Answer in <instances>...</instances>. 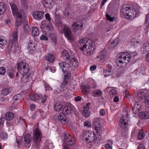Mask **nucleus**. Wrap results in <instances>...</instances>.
I'll use <instances>...</instances> for the list:
<instances>
[{"instance_id":"1","label":"nucleus","mask_w":149,"mask_h":149,"mask_svg":"<svg viewBox=\"0 0 149 149\" xmlns=\"http://www.w3.org/2000/svg\"><path fill=\"white\" fill-rule=\"evenodd\" d=\"M78 45L83 53L86 55L90 56L93 55L95 49L94 43L90 39L84 38L79 40Z\"/></svg>"},{"instance_id":"2","label":"nucleus","mask_w":149,"mask_h":149,"mask_svg":"<svg viewBox=\"0 0 149 149\" xmlns=\"http://www.w3.org/2000/svg\"><path fill=\"white\" fill-rule=\"evenodd\" d=\"M140 7L137 5L131 6L125 4L123 6L120 12L121 16L123 18L130 20L135 18L138 12Z\"/></svg>"},{"instance_id":"3","label":"nucleus","mask_w":149,"mask_h":149,"mask_svg":"<svg viewBox=\"0 0 149 149\" xmlns=\"http://www.w3.org/2000/svg\"><path fill=\"white\" fill-rule=\"evenodd\" d=\"M13 14L14 17H16L17 19L16 21V25L18 26L22 23V20L24 19L26 22V17L25 15L24 10H21L19 11L16 5L15 4H10Z\"/></svg>"},{"instance_id":"4","label":"nucleus","mask_w":149,"mask_h":149,"mask_svg":"<svg viewBox=\"0 0 149 149\" xmlns=\"http://www.w3.org/2000/svg\"><path fill=\"white\" fill-rule=\"evenodd\" d=\"M13 14L14 17H16L17 19L16 21V25L18 26L22 23V20L24 19L26 22V17L25 15L24 10H21L19 11L16 5L15 4H10Z\"/></svg>"},{"instance_id":"5","label":"nucleus","mask_w":149,"mask_h":149,"mask_svg":"<svg viewBox=\"0 0 149 149\" xmlns=\"http://www.w3.org/2000/svg\"><path fill=\"white\" fill-rule=\"evenodd\" d=\"M118 59L116 60V65L118 67L122 68L125 66L130 61V55L127 52H122L118 54Z\"/></svg>"},{"instance_id":"6","label":"nucleus","mask_w":149,"mask_h":149,"mask_svg":"<svg viewBox=\"0 0 149 149\" xmlns=\"http://www.w3.org/2000/svg\"><path fill=\"white\" fill-rule=\"evenodd\" d=\"M98 136L96 134L91 131H89L84 132L83 136L84 137H85V140L87 142L92 143H98L101 139L100 134H97Z\"/></svg>"},{"instance_id":"7","label":"nucleus","mask_w":149,"mask_h":149,"mask_svg":"<svg viewBox=\"0 0 149 149\" xmlns=\"http://www.w3.org/2000/svg\"><path fill=\"white\" fill-rule=\"evenodd\" d=\"M67 62H62L59 63L60 68L63 72L67 71L70 68H76L77 67L78 63V61L74 58H72L71 60Z\"/></svg>"},{"instance_id":"8","label":"nucleus","mask_w":149,"mask_h":149,"mask_svg":"<svg viewBox=\"0 0 149 149\" xmlns=\"http://www.w3.org/2000/svg\"><path fill=\"white\" fill-rule=\"evenodd\" d=\"M138 96L140 98L141 101L145 103V106L147 107H149V90H141L138 93Z\"/></svg>"},{"instance_id":"9","label":"nucleus","mask_w":149,"mask_h":149,"mask_svg":"<svg viewBox=\"0 0 149 149\" xmlns=\"http://www.w3.org/2000/svg\"><path fill=\"white\" fill-rule=\"evenodd\" d=\"M58 29L61 33H63L65 36L67 38V39L72 41L73 40V37L72 35V32L68 26L66 25H63L62 23H61Z\"/></svg>"},{"instance_id":"10","label":"nucleus","mask_w":149,"mask_h":149,"mask_svg":"<svg viewBox=\"0 0 149 149\" xmlns=\"http://www.w3.org/2000/svg\"><path fill=\"white\" fill-rule=\"evenodd\" d=\"M17 69L22 75H26L29 72V66L27 63L21 62L18 63Z\"/></svg>"},{"instance_id":"11","label":"nucleus","mask_w":149,"mask_h":149,"mask_svg":"<svg viewBox=\"0 0 149 149\" xmlns=\"http://www.w3.org/2000/svg\"><path fill=\"white\" fill-rule=\"evenodd\" d=\"M42 138V132L39 129L38 127L36 128L34 131L33 133V139L34 142L37 146L40 144Z\"/></svg>"},{"instance_id":"12","label":"nucleus","mask_w":149,"mask_h":149,"mask_svg":"<svg viewBox=\"0 0 149 149\" xmlns=\"http://www.w3.org/2000/svg\"><path fill=\"white\" fill-rule=\"evenodd\" d=\"M41 28L43 32L47 36H49L52 33L53 27L52 25L49 26H44L43 22L41 25Z\"/></svg>"},{"instance_id":"13","label":"nucleus","mask_w":149,"mask_h":149,"mask_svg":"<svg viewBox=\"0 0 149 149\" xmlns=\"http://www.w3.org/2000/svg\"><path fill=\"white\" fill-rule=\"evenodd\" d=\"M71 76V74L70 72H68L66 73L64 76V83L62 84L60 86V87L61 88V91H63L65 90L67 87L65 84H67L69 81L70 78Z\"/></svg>"},{"instance_id":"14","label":"nucleus","mask_w":149,"mask_h":149,"mask_svg":"<svg viewBox=\"0 0 149 149\" xmlns=\"http://www.w3.org/2000/svg\"><path fill=\"white\" fill-rule=\"evenodd\" d=\"M5 117L7 120V123L9 126L13 125L12 121L13 120L14 115L12 112H7L5 115Z\"/></svg>"},{"instance_id":"15","label":"nucleus","mask_w":149,"mask_h":149,"mask_svg":"<svg viewBox=\"0 0 149 149\" xmlns=\"http://www.w3.org/2000/svg\"><path fill=\"white\" fill-rule=\"evenodd\" d=\"M58 118L59 122L62 124H66L69 122L68 118L66 117L65 114L63 113H60Z\"/></svg>"},{"instance_id":"16","label":"nucleus","mask_w":149,"mask_h":149,"mask_svg":"<svg viewBox=\"0 0 149 149\" xmlns=\"http://www.w3.org/2000/svg\"><path fill=\"white\" fill-rule=\"evenodd\" d=\"M62 139L67 145L70 146L74 144V142L72 139L71 136L69 134H66L64 136V137H62Z\"/></svg>"},{"instance_id":"17","label":"nucleus","mask_w":149,"mask_h":149,"mask_svg":"<svg viewBox=\"0 0 149 149\" xmlns=\"http://www.w3.org/2000/svg\"><path fill=\"white\" fill-rule=\"evenodd\" d=\"M128 117L127 116H123L121 117L119 121V124L120 127L123 129H125L127 127L128 125Z\"/></svg>"},{"instance_id":"18","label":"nucleus","mask_w":149,"mask_h":149,"mask_svg":"<svg viewBox=\"0 0 149 149\" xmlns=\"http://www.w3.org/2000/svg\"><path fill=\"white\" fill-rule=\"evenodd\" d=\"M44 14V13L42 11H35L33 12L32 15L34 18L38 20H40L42 18Z\"/></svg>"},{"instance_id":"19","label":"nucleus","mask_w":149,"mask_h":149,"mask_svg":"<svg viewBox=\"0 0 149 149\" xmlns=\"http://www.w3.org/2000/svg\"><path fill=\"white\" fill-rule=\"evenodd\" d=\"M22 23H21L19 26H19L20 25H21L22 24H23L24 25L25 24V25L24 27V30L25 33H29L31 31V28L27 24L28 22H27V19L26 18V22H25L24 19H22Z\"/></svg>"},{"instance_id":"20","label":"nucleus","mask_w":149,"mask_h":149,"mask_svg":"<svg viewBox=\"0 0 149 149\" xmlns=\"http://www.w3.org/2000/svg\"><path fill=\"white\" fill-rule=\"evenodd\" d=\"M73 107L72 106H64L62 107V111L63 113L66 114H70L73 109Z\"/></svg>"},{"instance_id":"21","label":"nucleus","mask_w":149,"mask_h":149,"mask_svg":"<svg viewBox=\"0 0 149 149\" xmlns=\"http://www.w3.org/2000/svg\"><path fill=\"white\" fill-rule=\"evenodd\" d=\"M9 41L12 45H14L17 42V32L15 31L13 32L10 38Z\"/></svg>"},{"instance_id":"22","label":"nucleus","mask_w":149,"mask_h":149,"mask_svg":"<svg viewBox=\"0 0 149 149\" xmlns=\"http://www.w3.org/2000/svg\"><path fill=\"white\" fill-rule=\"evenodd\" d=\"M40 94L36 93H31L29 95L30 99L34 101L39 100L40 99Z\"/></svg>"},{"instance_id":"23","label":"nucleus","mask_w":149,"mask_h":149,"mask_svg":"<svg viewBox=\"0 0 149 149\" xmlns=\"http://www.w3.org/2000/svg\"><path fill=\"white\" fill-rule=\"evenodd\" d=\"M142 109L141 106L139 104V102H134V107L133 108V111L135 113H137L139 111Z\"/></svg>"},{"instance_id":"24","label":"nucleus","mask_w":149,"mask_h":149,"mask_svg":"<svg viewBox=\"0 0 149 149\" xmlns=\"http://www.w3.org/2000/svg\"><path fill=\"white\" fill-rule=\"evenodd\" d=\"M72 26L75 30H81L83 27L82 22L81 21L80 22H74L72 25Z\"/></svg>"},{"instance_id":"25","label":"nucleus","mask_w":149,"mask_h":149,"mask_svg":"<svg viewBox=\"0 0 149 149\" xmlns=\"http://www.w3.org/2000/svg\"><path fill=\"white\" fill-rule=\"evenodd\" d=\"M93 127L97 133V134L96 135L98 136L97 134L98 135H99V134H101L100 132L101 130V127L100 124L99 123H97V122L94 123L93 125ZM100 136L101 137V135H100Z\"/></svg>"},{"instance_id":"26","label":"nucleus","mask_w":149,"mask_h":149,"mask_svg":"<svg viewBox=\"0 0 149 149\" xmlns=\"http://www.w3.org/2000/svg\"><path fill=\"white\" fill-rule=\"evenodd\" d=\"M62 56L63 58L66 61H69L72 58H70V57L68 52L65 50H64L63 51Z\"/></svg>"},{"instance_id":"27","label":"nucleus","mask_w":149,"mask_h":149,"mask_svg":"<svg viewBox=\"0 0 149 149\" xmlns=\"http://www.w3.org/2000/svg\"><path fill=\"white\" fill-rule=\"evenodd\" d=\"M139 116L141 119H147L149 118V112L147 111L140 112Z\"/></svg>"},{"instance_id":"28","label":"nucleus","mask_w":149,"mask_h":149,"mask_svg":"<svg viewBox=\"0 0 149 149\" xmlns=\"http://www.w3.org/2000/svg\"><path fill=\"white\" fill-rule=\"evenodd\" d=\"M118 39H116L113 41L110 40L109 43V48H112L116 47L118 44Z\"/></svg>"},{"instance_id":"29","label":"nucleus","mask_w":149,"mask_h":149,"mask_svg":"<svg viewBox=\"0 0 149 149\" xmlns=\"http://www.w3.org/2000/svg\"><path fill=\"white\" fill-rule=\"evenodd\" d=\"M142 53L145 54L149 51V41L145 43L141 48Z\"/></svg>"},{"instance_id":"30","label":"nucleus","mask_w":149,"mask_h":149,"mask_svg":"<svg viewBox=\"0 0 149 149\" xmlns=\"http://www.w3.org/2000/svg\"><path fill=\"white\" fill-rule=\"evenodd\" d=\"M97 58L101 60L105 61L107 59L108 57L106 52L103 51H101L97 56Z\"/></svg>"},{"instance_id":"31","label":"nucleus","mask_w":149,"mask_h":149,"mask_svg":"<svg viewBox=\"0 0 149 149\" xmlns=\"http://www.w3.org/2000/svg\"><path fill=\"white\" fill-rule=\"evenodd\" d=\"M45 58L49 62L52 63L54 61L55 58L53 55L49 54L45 56Z\"/></svg>"},{"instance_id":"32","label":"nucleus","mask_w":149,"mask_h":149,"mask_svg":"<svg viewBox=\"0 0 149 149\" xmlns=\"http://www.w3.org/2000/svg\"><path fill=\"white\" fill-rule=\"evenodd\" d=\"M54 107V110L58 112L61 109L62 104L60 102H57L55 103Z\"/></svg>"},{"instance_id":"33","label":"nucleus","mask_w":149,"mask_h":149,"mask_svg":"<svg viewBox=\"0 0 149 149\" xmlns=\"http://www.w3.org/2000/svg\"><path fill=\"white\" fill-rule=\"evenodd\" d=\"M15 71L13 68H11L8 70L7 73L9 77L10 78H13L15 76Z\"/></svg>"},{"instance_id":"34","label":"nucleus","mask_w":149,"mask_h":149,"mask_svg":"<svg viewBox=\"0 0 149 149\" xmlns=\"http://www.w3.org/2000/svg\"><path fill=\"white\" fill-rule=\"evenodd\" d=\"M91 87L88 85H82L81 90L83 93L86 94L88 93L89 91V90Z\"/></svg>"},{"instance_id":"35","label":"nucleus","mask_w":149,"mask_h":149,"mask_svg":"<svg viewBox=\"0 0 149 149\" xmlns=\"http://www.w3.org/2000/svg\"><path fill=\"white\" fill-rule=\"evenodd\" d=\"M32 35L33 36H37L39 34V31L36 27H33L32 28Z\"/></svg>"},{"instance_id":"36","label":"nucleus","mask_w":149,"mask_h":149,"mask_svg":"<svg viewBox=\"0 0 149 149\" xmlns=\"http://www.w3.org/2000/svg\"><path fill=\"white\" fill-rule=\"evenodd\" d=\"M31 135L30 134H27L24 136V140L26 143H29L31 142Z\"/></svg>"},{"instance_id":"37","label":"nucleus","mask_w":149,"mask_h":149,"mask_svg":"<svg viewBox=\"0 0 149 149\" xmlns=\"http://www.w3.org/2000/svg\"><path fill=\"white\" fill-rule=\"evenodd\" d=\"M82 114L86 118H88L90 116V112L88 108L84 107Z\"/></svg>"},{"instance_id":"38","label":"nucleus","mask_w":149,"mask_h":149,"mask_svg":"<svg viewBox=\"0 0 149 149\" xmlns=\"http://www.w3.org/2000/svg\"><path fill=\"white\" fill-rule=\"evenodd\" d=\"M28 49L29 52L31 54H32L33 52L35 50V46L33 44L32 42H30L28 47Z\"/></svg>"},{"instance_id":"39","label":"nucleus","mask_w":149,"mask_h":149,"mask_svg":"<svg viewBox=\"0 0 149 149\" xmlns=\"http://www.w3.org/2000/svg\"><path fill=\"white\" fill-rule=\"evenodd\" d=\"M43 3L45 7L47 9L50 10L52 7L53 5L52 4V3L49 1H45L43 2Z\"/></svg>"},{"instance_id":"40","label":"nucleus","mask_w":149,"mask_h":149,"mask_svg":"<svg viewBox=\"0 0 149 149\" xmlns=\"http://www.w3.org/2000/svg\"><path fill=\"white\" fill-rule=\"evenodd\" d=\"M22 95L20 94L19 93L14 96L13 97V101L15 102H17L18 103L20 102L22 97Z\"/></svg>"},{"instance_id":"41","label":"nucleus","mask_w":149,"mask_h":149,"mask_svg":"<svg viewBox=\"0 0 149 149\" xmlns=\"http://www.w3.org/2000/svg\"><path fill=\"white\" fill-rule=\"evenodd\" d=\"M10 92L9 88H2L1 91V94L4 96H6L8 95Z\"/></svg>"},{"instance_id":"42","label":"nucleus","mask_w":149,"mask_h":149,"mask_svg":"<svg viewBox=\"0 0 149 149\" xmlns=\"http://www.w3.org/2000/svg\"><path fill=\"white\" fill-rule=\"evenodd\" d=\"M7 43V40L5 38L2 36H0V45L1 46H5Z\"/></svg>"},{"instance_id":"43","label":"nucleus","mask_w":149,"mask_h":149,"mask_svg":"<svg viewBox=\"0 0 149 149\" xmlns=\"http://www.w3.org/2000/svg\"><path fill=\"white\" fill-rule=\"evenodd\" d=\"M112 141L111 140H109L107 143H106L105 146L106 149H112Z\"/></svg>"},{"instance_id":"44","label":"nucleus","mask_w":149,"mask_h":149,"mask_svg":"<svg viewBox=\"0 0 149 149\" xmlns=\"http://www.w3.org/2000/svg\"><path fill=\"white\" fill-rule=\"evenodd\" d=\"M102 94L101 91L99 90H96L93 93V95L95 97L100 96Z\"/></svg>"},{"instance_id":"45","label":"nucleus","mask_w":149,"mask_h":149,"mask_svg":"<svg viewBox=\"0 0 149 149\" xmlns=\"http://www.w3.org/2000/svg\"><path fill=\"white\" fill-rule=\"evenodd\" d=\"M6 7L2 3H0V15L3 14L6 10Z\"/></svg>"},{"instance_id":"46","label":"nucleus","mask_w":149,"mask_h":149,"mask_svg":"<svg viewBox=\"0 0 149 149\" xmlns=\"http://www.w3.org/2000/svg\"><path fill=\"white\" fill-rule=\"evenodd\" d=\"M109 95L111 98L118 95L117 91L115 89H112L109 91Z\"/></svg>"},{"instance_id":"47","label":"nucleus","mask_w":149,"mask_h":149,"mask_svg":"<svg viewBox=\"0 0 149 149\" xmlns=\"http://www.w3.org/2000/svg\"><path fill=\"white\" fill-rule=\"evenodd\" d=\"M145 136V134L143 132V130H141L139 132L138 135V138L139 139H143Z\"/></svg>"},{"instance_id":"48","label":"nucleus","mask_w":149,"mask_h":149,"mask_svg":"<svg viewBox=\"0 0 149 149\" xmlns=\"http://www.w3.org/2000/svg\"><path fill=\"white\" fill-rule=\"evenodd\" d=\"M41 97H40V99L41 102L42 103H44L46 101L47 99V96L45 95H42L40 94Z\"/></svg>"},{"instance_id":"49","label":"nucleus","mask_w":149,"mask_h":149,"mask_svg":"<svg viewBox=\"0 0 149 149\" xmlns=\"http://www.w3.org/2000/svg\"><path fill=\"white\" fill-rule=\"evenodd\" d=\"M0 137L3 139H6L7 138L8 136L6 132H2L0 134Z\"/></svg>"},{"instance_id":"50","label":"nucleus","mask_w":149,"mask_h":149,"mask_svg":"<svg viewBox=\"0 0 149 149\" xmlns=\"http://www.w3.org/2000/svg\"><path fill=\"white\" fill-rule=\"evenodd\" d=\"M84 125L87 127H91V124L88 121H86L84 123Z\"/></svg>"},{"instance_id":"51","label":"nucleus","mask_w":149,"mask_h":149,"mask_svg":"<svg viewBox=\"0 0 149 149\" xmlns=\"http://www.w3.org/2000/svg\"><path fill=\"white\" fill-rule=\"evenodd\" d=\"M44 85L46 91H49L52 90V88L47 83H45Z\"/></svg>"},{"instance_id":"52","label":"nucleus","mask_w":149,"mask_h":149,"mask_svg":"<svg viewBox=\"0 0 149 149\" xmlns=\"http://www.w3.org/2000/svg\"><path fill=\"white\" fill-rule=\"evenodd\" d=\"M6 69L3 67H0V74L3 75L5 73Z\"/></svg>"},{"instance_id":"53","label":"nucleus","mask_w":149,"mask_h":149,"mask_svg":"<svg viewBox=\"0 0 149 149\" xmlns=\"http://www.w3.org/2000/svg\"><path fill=\"white\" fill-rule=\"evenodd\" d=\"M5 120V118L3 117L0 118V129L3 127V123Z\"/></svg>"},{"instance_id":"54","label":"nucleus","mask_w":149,"mask_h":149,"mask_svg":"<svg viewBox=\"0 0 149 149\" xmlns=\"http://www.w3.org/2000/svg\"><path fill=\"white\" fill-rule=\"evenodd\" d=\"M145 24L147 25V27L149 25V14L146 16Z\"/></svg>"},{"instance_id":"55","label":"nucleus","mask_w":149,"mask_h":149,"mask_svg":"<svg viewBox=\"0 0 149 149\" xmlns=\"http://www.w3.org/2000/svg\"><path fill=\"white\" fill-rule=\"evenodd\" d=\"M40 39L42 40H45L47 41L48 40V39L47 36L45 35H42L40 36Z\"/></svg>"},{"instance_id":"56","label":"nucleus","mask_w":149,"mask_h":149,"mask_svg":"<svg viewBox=\"0 0 149 149\" xmlns=\"http://www.w3.org/2000/svg\"><path fill=\"white\" fill-rule=\"evenodd\" d=\"M106 16L107 19L110 21H113V20L115 19V18L114 17H110L109 15L107 14L106 15Z\"/></svg>"},{"instance_id":"57","label":"nucleus","mask_w":149,"mask_h":149,"mask_svg":"<svg viewBox=\"0 0 149 149\" xmlns=\"http://www.w3.org/2000/svg\"><path fill=\"white\" fill-rule=\"evenodd\" d=\"M29 108L31 111H33L36 108V105L33 104H31L30 105Z\"/></svg>"},{"instance_id":"58","label":"nucleus","mask_w":149,"mask_h":149,"mask_svg":"<svg viewBox=\"0 0 149 149\" xmlns=\"http://www.w3.org/2000/svg\"><path fill=\"white\" fill-rule=\"evenodd\" d=\"M39 112L40 113V115L42 116L44 118L45 117V113L43 110L41 109H39Z\"/></svg>"},{"instance_id":"59","label":"nucleus","mask_w":149,"mask_h":149,"mask_svg":"<svg viewBox=\"0 0 149 149\" xmlns=\"http://www.w3.org/2000/svg\"><path fill=\"white\" fill-rule=\"evenodd\" d=\"M100 114L101 116H104L105 114V110L103 109H101L100 111Z\"/></svg>"},{"instance_id":"60","label":"nucleus","mask_w":149,"mask_h":149,"mask_svg":"<svg viewBox=\"0 0 149 149\" xmlns=\"http://www.w3.org/2000/svg\"><path fill=\"white\" fill-rule=\"evenodd\" d=\"M114 97L113 98V101L115 102H118L119 100V98L118 97V95L114 96Z\"/></svg>"},{"instance_id":"61","label":"nucleus","mask_w":149,"mask_h":149,"mask_svg":"<svg viewBox=\"0 0 149 149\" xmlns=\"http://www.w3.org/2000/svg\"><path fill=\"white\" fill-rule=\"evenodd\" d=\"M129 92L127 90H126L123 93V95L125 97H127L129 95Z\"/></svg>"},{"instance_id":"62","label":"nucleus","mask_w":149,"mask_h":149,"mask_svg":"<svg viewBox=\"0 0 149 149\" xmlns=\"http://www.w3.org/2000/svg\"><path fill=\"white\" fill-rule=\"evenodd\" d=\"M45 17L46 19H47L49 21H50L51 20V18L50 16V15L49 13H46L45 15Z\"/></svg>"},{"instance_id":"63","label":"nucleus","mask_w":149,"mask_h":149,"mask_svg":"<svg viewBox=\"0 0 149 149\" xmlns=\"http://www.w3.org/2000/svg\"><path fill=\"white\" fill-rule=\"evenodd\" d=\"M131 42L132 43H133L132 45H136L137 44H138L139 43V41L137 40L135 41L134 39H133L132 40Z\"/></svg>"},{"instance_id":"64","label":"nucleus","mask_w":149,"mask_h":149,"mask_svg":"<svg viewBox=\"0 0 149 149\" xmlns=\"http://www.w3.org/2000/svg\"><path fill=\"white\" fill-rule=\"evenodd\" d=\"M137 149H144V145L142 144H139L138 146Z\"/></svg>"}]
</instances>
